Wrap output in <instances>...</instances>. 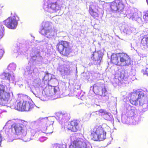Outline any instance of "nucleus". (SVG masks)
Masks as SVG:
<instances>
[{"label":"nucleus","instance_id":"obj_17","mask_svg":"<svg viewBox=\"0 0 148 148\" xmlns=\"http://www.w3.org/2000/svg\"><path fill=\"white\" fill-rule=\"evenodd\" d=\"M67 117V114L62 112H58L56 113V117L57 119L60 120L65 119Z\"/></svg>","mask_w":148,"mask_h":148},{"label":"nucleus","instance_id":"obj_20","mask_svg":"<svg viewBox=\"0 0 148 148\" xmlns=\"http://www.w3.org/2000/svg\"><path fill=\"white\" fill-rule=\"evenodd\" d=\"M46 124L49 126H52L53 123V119L52 117H50L47 119L46 121Z\"/></svg>","mask_w":148,"mask_h":148},{"label":"nucleus","instance_id":"obj_3","mask_svg":"<svg viewBox=\"0 0 148 148\" xmlns=\"http://www.w3.org/2000/svg\"><path fill=\"white\" fill-rule=\"evenodd\" d=\"M56 50L62 56L67 57L71 56L72 49L70 43L66 41H59L56 46Z\"/></svg>","mask_w":148,"mask_h":148},{"label":"nucleus","instance_id":"obj_16","mask_svg":"<svg viewBox=\"0 0 148 148\" xmlns=\"http://www.w3.org/2000/svg\"><path fill=\"white\" fill-rule=\"evenodd\" d=\"M94 5H91L89 6V12L90 15L94 18H96L99 17V14L96 12L95 11L93 8L94 7Z\"/></svg>","mask_w":148,"mask_h":148},{"label":"nucleus","instance_id":"obj_28","mask_svg":"<svg viewBox=\"0 0 148 148\" xmlns=\"http://www.w3.org/2000/svg\"><path fill=\"white\" fill-rule=\"evenodd\" d=\"M124 77V74H123V76L122 77V78H123Z\"/></svg>","mask_w":148,"mask_h":148},{"label":"nucleus","instance_id":"obj_7","mask_svg":"<svg viewBox=\"0 0 148 148\" xmlns=\"http://www.w3.org/2000/svg\"><path fill=\"white\" fill-rule=\"evenodd\" d=\"M19 20L18 16L15 14L13 16L8 17L4 21V25L8 28L10 29H14L17 25V20Z\"/></svg>","mask_w":148,"mask_h":148},{"label":"nucleus","instance_id":"obj_27","mask_svg":"<svg viewBox=\"0 0 148 148\" xmlns=\"http://www.w3.org/2000/svg\"><path fill=\"white\" fill-rule=\"evenodd\" d=\"M146 2L147 3V5H148V0H146Z\"/></svg>","mask_w":148,"mask_h":148},{"label":"nucleus","instance_id":"obj_29","mask_svg":"<svg viewBox=\"0 0 148 148\" xmlns=\"http://www.w3.org/2000/svg\"><path fill=\"white\" fill-rule=\"evenodd\" d=\"M121 77H122V75H121Z\"/></svg>","mask_w":148,"mask_h":148},{"label":"nucleus","instance_id":"obj_5","mask_svg":"<svg viewBox=\"0 0 148 148\" xmlns=\"http://www.w3.org/2000/svg\"><path fill=\"white\" fill-rule=\"evenodd\" d=\"M17 102L15 108L16 109L19 111H30L33 109L34 106L32 102L24 100L23 99H18L17 101Z\"/></svg>","mask_w":148,"mask_h":148},{"label":"nucleus","instance_id":"obj_26","mask_svg":"<svg viewBox=\"0 0 148 148\" xmlns=\"http://www.w3.org/2000/svg\"><path fill=\"white\" fill-rule=\"evenodd\" d=\"M36 58L37 57V56L36 55H35L34 56H32L31 57V58L32 59V60L33 61V60H36V59H34V58Z\"/></svg>","mask_w":148,"mask_h":148},{"label":"nucleus","instance_id":"obj_24","mask_svg":"<svg viewBox=\"0 0 148 148\" xmlns=\"http://www.w3.org/2000/svg\"><path fill=\"white\" fill-rule=\"evenodd\" d=\"M143 17L145 21H148V10L145 13Z\"/></svg>","mask_w":148,"mask_h":148},{"label":"nucleus","instance_id":"obj_8","mask_svg":"<svg viewBox=\"0 0 148 148\" xmlns=\"http://www.w3.org/2000/svg\"><path fill=\"white\" fill-rule=\"evenodd\" d=\"M87 145L82 138H79L72 141L69 146V148H87Z\"/></svg>","mask_w":148,"mask_h":148},{"label":"nucleus","instance_id":"obj_6","mask_svg":"<svg viewBox=\"0 0 148 148\" xmlns=\"http://www.w3.org/2000/svg\"><path fill=\"white\" fill-rule=\"evenodd\" d=\"M10 93L5 91V86L0 84V106H5L9 99Z\"/></svg>","mask_w":148,"mask_h":148},{"label":"nucleus","instance_id":"obj_21","mask_svg":"<svg viewBox=\"0 0 148 148\" xmlns=\"http://www.w3.org/2000/svg\"><path fill=\"white\" fill-rule=\"evenodd\" d=\"M53 132V127L52 126L47 127L46 128V132L47 134H50Z\"/></svg>","mask_w":148,"mask_h":148},{"label":"nucleus","instance_id":"obj_30","mask_svg":"<svg viewBox=\"0 0 148 148\" xmlns=\"http://www.w3.org/2000/svg\"><path fill=\"white\" fill-rule=\"evenodd\" d=\"M79 88H80V86H79Z\"/></svg>","mask_w":148,"mask_h":148},{"label":"nucleus","instance_id":"obj_19","mask_svg":"<svg viewBox=\"0 0 148 148\" xmlns=\"http://www.w3.org/2000/svg\"><path fill=\"white\" fill-rule=\"evenodd\" d=\"M141 44L144 49L148 48V38L144 37L141 40Z\"/></svg>","mask_w":148,"mask_h":148},{"label":"nucleus","instance_id":"obj_13","mask_svg":"<svg viewBox=\"0 0 148 148\" xmlns=\"http://www.w3.org/2000/svg\"><path fill=\"white\" fill-rule=\"evenodd\" d=\"M12 79V76L9 73L3 72L0 74V79L2 80L1 82L2 83L4 82V80H8L10 81V79Z\"/></svg>","mask_w":148,"mask_h":148},{"label":"nucleus","instance_id":"obj_18","mask_svg":"<svg viewBox=\"0 0 148 148\" xmlns=\"http://www.w3.org/2000/svg\"><path fill=\"white\" fill-rule=\"evenodd\" d=\"M52 29V27L49 23H46L44 27L42 28V31L43 30L45 34L49 32Z\"/></svg>","mask_w":148,"mask_h":148},{"label":"nucleus","instance_id":"obj_12","mask_svg":"<svg viewBox=\"0 0 148 148\" xmlns=\"http://www.w3.org/2000/svg\"><path fill=\"white\" fill-rule=\"evenodd\" d=\"M110 8L113 11H117L121 10L123 8V5L121 3H117L113 1L110 4Z\"/></svg>","mask_w":148,"mask_h":148},{"label":"nucleus","instance_id":"obj_11","mask_svg":"<svg viewBox=\"0 0 148 148\" xmlns=\"http://www.w3.org/2000/svg\"><path fill=\"white\" fill-rule=\"evenodd\" d=\"M57 5L56 3H50L48 4L47 8H45L47 12L52 13L56 12L58 10L57 9Z\"/></svg>","mask_w":148,"mask_h":148},{"label":"nucleus","instance_id":"obj_25","mask_svg":"<svg viewBox=\"0 0 148 148\" xmlns=\"http://www.w3.org/2000/svg\"><path fill=\"white\" fill-rule=\"evenodd\" d=\"M143 74L144 75H146L148 76V68L146 69Z\"/></svg>","mask_w":148,"mask_h":148},{"label":"nucleus","instance_id":"obj_15","mask_svg":"<svg viewBox=\"0 0 148 148\" xmlns=\"http://www.w3.org/2000/svg\"><path fill=\"white\" fill-rule=\"evenodd\" d=\"M119 53L114 56H112L111 58V62L114 64L118 66H122L120 61H119Z\"/></svg>","mask_w":148,"mask_h":148},{"label":"nucleus","instance_id":"obj_1","mask_svg":"<svg viewBox=\"0 0 148 148\" xmlns=\"http://www.w3.org/2000/svg\"><path fill=\"white\" fill-rule=\"evenodd\" d=\"M28 122L23 120H20L13 123L10 128H6L5 132L10 134L13 132L15 135L24 136L27 134V127H28Z\"/></svg>","mask_w":148,"mask_h":148},{"label":"nucleus","instance_id":"obj_2","mask_svg":"<svg viewBox=\"0 0 148 148\" xmlns=\"http://www.w3.org/2000/svg\"><path fill=\"white\" fill-rule=\"evenodd\" d=\"M91 139L95 141H101L106 138V132L102 125H96L90 131Z\"/></svg>","mask_w":148,"mask_h":148},{"label":"nucleus","instance_id":"obj_4","mask_svg":"<svg viewBox=\"0 0 148 148\" xmlns=\"http://www.w3.org/2000/svg\"><path fill=\"white\" fill-rule=\"evenodd\" d=\"M144 96V93L141 91L136 90L130 93L129 101L133 106H141L144 104V101L142 99Z\"/></svg>","mask_w":148,"mask_h":148},{"label":"nucleus","instance_id":"obj_14","mask_svg":"<svg viewBox=\"0 0 148 148\" xmlns=\"http://www.w3.org/2000/svg\"><path fill=\"white\" fill-rule=\"evenodd\" d=\"M91 58L94 62L95 64H99L102 59V57L99 54L95 55L94 53L92 55Z\"/></svg>","mask_w":148,"mask_h":148},{"label":"nucleus","instance_id":"obj_23","mask_svg":"<svg viewBox=\"0 0 148 148\" xmlns=\"http://www.w3.org/2000/svg\"><path fill=\"white\" fill-rule=\"evenodd\" d=\"M101 91L102 93L101 95L103 97L105 96L107 92V90L105 86L102 88Z\"/></svg>","mask_w":148,"mask_h":148},{"label":"nucleus","instance_id":"obj_10","mask_svg":"<svg viewBox=\"0 0 148 148\" xmlns=\"http://www.w3.org/2000/svg\"><path fill=\"white\" fill-rule=\"evenodd\" d=\"M80 122L77 119H73L69 121L67 126L68 130L72 132H76L79 129Z\"/></svg>","mask_w":148,"mask_h":148},{"label":"nucleus","instance_id":"obj_9","mask_svg":"<svg viewBox=\"0 0 148 148\" xmlns=\"http://www.w3.org/2000/svg\"><path fill=\"white\" fill-rule=\"evenodd\" d=\"M119 56L121 66H127L131 64L132 60L127 54L123 53H119Z\"/></svg>","mask_w":148,"mask_h":148},{"label":"nucleus","instance_id":"obj_22","mask_svg":"<svg viewBox=\"0 0 148 148\" xmlns=\"http://www.w3.org/2000/svg\"><path fill=\"white\" fill-rule=\"evenodd\" d=\"M98 112L99 114H101V116L104 115H108V113L106 111L104 110L101 109L98 111Z\"/></svg>","mask_w":148,"mask_h":148}]
</instances>
